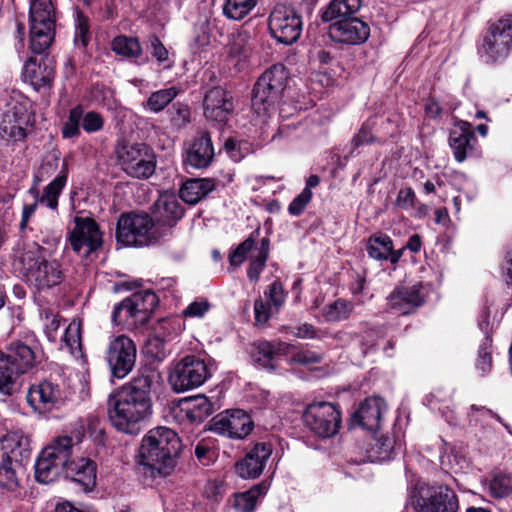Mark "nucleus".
I'll return each instance as SVG.
<instances>
[{"label":"nucleus","instance_id":"nucleus-1","mask_svg":"<svg viewBox=\"0 0 512 512\" xmlns=\"http://www.w3.org/2000/svg\"><path fill=\"white\" fill-rule=\"evenodd\" d=\"M159 374L150 368L141 369L138 375L108 400V415L112 425L121 432L135 435L139 423L150 413V390L158 382Z\"/></svg>","mask_w":512,"mask_h":512},{"label":"nucleus","instance_id":"nucleus-2","mask_svg":"<svg viewBox=\"0 0 512 512\" xmlns=\"http://www.w3.org/2000/svg\"><path fill=\"white\" fill-rule=\"evenodd\" d=\"M25 283L38 293H47L60 286L66 278L61 261L36 242L27 244L16 257Z\"/></svg>","mask_w":512,"mask_h":512},{"label":"nucleus","instance_id":"nucleus-3","mask_svg":"<svg viewBox=\"0 0 512 512\" xmlns=\"http://www.w3.org/2000/svg\"><path fill=\"white\" fill-rule=\"evenodd\" d=\"M41 363V353L33 335L12 338L0 349V392L12 395L19 379Z\"/></svg>","mask_w":512,"mask_h":512},{"label":"nucleus","instance_id":"nucleus-4","mask_svg":"<svg viewBox=\"0 0 512 512\" xmlns=\"http://www.w3.org/2000/svg\"><path fill=\"white\" fill-rule=\"evenodd\" d=\"M181 441L175 431L167 427L150 430L142 439L138 463L151 477L167 476L176 466Z\"/></svg>","mask_w":512,"mask_h":512},{"label":"nucleus","instance_id":"nucleus-5","mask_svg":"<svg viewBox=\"0 0 512 512\" xmlns=\"http://www.w3.org/2000/svg\"><path fill=\"white\" fill-rule=\"evenodd\" d=\"M288 81V72L283 64H274L256 81L251 98L252 110L266 118L276 110Z\"/></svg>","mask_w":512,"mask_h":512},{"label":"nucleus","instance_id":"nucleus-6","mask_svg":"<svg viewBox=\"0 0 512 512\" xmlns=\"http://www.w3.org/2000/svg\"><path fill=\"white\" fill-rule=\"evenodd\" d=\"M116 240L129 247H144L159 241L154 220L147 213H124L116 225Z\"/></svg>","mask_w":512,"mask_h":512},{"label":"nucleus","instance_id":"nucleus-7","mask_svg":"<svg viewBox=\"0 0 512 512\" xmlns=\"http://www.w3.org/2000/svg\"><path fill=\"white\" fill-rule=\"evenodd\" d=\"M157 304L158 297L154 292H135L114 307L112 321L116 325H125L129 328L145 325Z\"/></svg>","mask_w":512,"mask_h":512},{"label":"nucleus","instance_id":"nucleus-8","mask_svg":"<svg viewBox=\"0 0 512 512\" xmlns=\"http://www.w3.org/2000/svg\"><path fill=\"white\" fill-rule=\"evenodd\" d=\"M30 49L45 52L55 36V15L51 0H33L30 4Z\"/></svg>","mask_w":512,"mask_h":512},{"label":"nucleus","instance_id":"nucleus-9","mask_svg":"<svg viewBox=\"0 0 512 512\" xmlns=\"http://www.w3.org/2000/svg\"><path fill=\"white\" fill-rule=\"evenodd\" d=\"M117 160L122 170L136 179L150 178L156 169V156L144 143H122L116 148Z\"/></svg>","mask_w":512,"mask_h":512},{"label":"nucleus","instance_id":"nucleus-10","mask_svg":"<svg viewBox=\"0 0 512 512\" xmlns=\"http://www.w3.org/2000/svg\"><path fill=\"white\" fill-rule=\"evenodd\" d=\"M212 372V364L198 356L188 355L172 367L168 380L173 391L181 393L203 385Z\"/></svg>","mask_w":512,"mask_h":512},{"label":"nucleus","instance_id":"nucleus-11","mask_svg":"<svg viewBox=\"0 0 512 512\" xmlns=\"http://www.w3.org/2000/svg\"><path fill=\"white\" fill-rule=\"evenodd\" d=\"M268 28L278 43L292 45L302 34V17L294 7L278 3L269 14Z\"/></svg>","mask_w":512,"mask_h":512},{"label":"nucleus","instance_id":"nucleus-12","mask_svg":"<svg viewBox=\"0 0 512 512\" xmlns=\"http://www.w3.org/2000/svg\"><path fill=\"white\" fill-rule=\"evenodd\" d=\"M512 46V14H506L490 22L483 37L479 52L487 61L497 62L505 59Z\"/></svg>","mask_w":512,"mask_h":512},{"label":"nucleus","instance_id":"nucleus-13","mask_svg":"<svg viewBox=\"0 0 512 512\" xmlns=\"http://www.w3.org/2000/svg\"><path fill=\"white\" fill-rule=\"evenodd\" d=\"M303 421L317 436L329 438L338 433L342 417L336 404L321 401L311 403L306 407Z\"/></svg>","mask_w":512,"mask_h":512},{"label":"nucleus","instance_id":"nucleus-14","mask_svg":"<svg viewBox=\"0 0 512 512\" xmlns=\"http://www.w3.org/2000/svg\"><path fill=\"white\" fill-rule=\"evenodd\" d=\"M137 359L135 342L126 335L113 337L106 349V361L113 377L123 379L134 368Z\"/></svg>","mask_w":512,"mask_h":512},{"label":"nucleus","instance_id":"nucleus-15","mask_svg":"<svg viewBox=\"0 0 512 512\" xmlns=\"http://www.w3.org/2000/svg\"><path fill=\"white\" fill-rule=\"evenodd\" d=\"M74 229L69 234L72 249L83 257L102 247V233L95 220L89 217H75Z\"/></svg>","mask_w":512,"mask_h":512},{"label":"nucleus","instance_id":"nucleus-16","mask_svg":"<svg viewBox=\"0 0 512 512\" xmlns=\"http://www.w3.org/2000/svg\"><path fill=\"white\" fill-rule=\"evenodd\" d=\"M254 422L244 410L221 412L212 418L210 430L231 439H244L253 430Z\"/></svg>","mask_w":512,"mask_h":512},{"label":"nucleus","instance_id":"nucleus-17","mask_svg":"<svg viewBox=\"0 0 512 512\" xmlns=\"http://www.w3.org/2000/svg\"><path fill=\"white\" fill-rule=\"evenodd\" d=\"M416 512H457L458 498L447 486H431L421 489L414 501Z\"/></svg>","mask_w":512,"mask_h":512},{"label":"nucleus","instance_id":"nucleus-18","mask_svg":"<svg viewBox=\"0 0 512 512\" xmlns=\"http://www.w3.org/2000/svg\"><path fill=\"white\" fill-rule=\"evenodd\" d=\"M68 179V165L65 161L62 162V168L57 176L44 187L43 193L38 200H35L32 204H25L22 209V216L19 227L21 230L26 229L30 218L34 215L37 210L38 204L45 205L52 211L58 209V199L63 189L66 186Z\"/></svg>","mask_w":512,"mask_h":512},{"label":"nucleus","instance_id":"nucleus-19","mask_svg":"<svg viewBox=\"0 0 512 512\" xmlns=\"http://www.w3.org/2000/svg\"><path fill=\"white\" fill-rule=\"evenodd\" d=\"M328 35L335 42L360 45L369 38L370 27L358 17L344 18L329 25Z\"/></svg>","mask_w":512,"mask_h":512},{"label":"nucleus","instance_id":"nucleus-20","mask_svg":"<svg viewBox=\"0 0 512 512\" xmlns=\"http://www.w3.org/2000/svg\"><path fill=\"white\" fill-rule=\"evenodd\" d=\"M62 400L60 386L48 380L31 385L27 393V402L39 412H49L58 408Z\"/></svg>","mask_w":512,"mask_h":512},{"label":"nucleus","instance_id":"nucleus-21","mask_svg":"<svg viewBox=\"0 0 512 512\" xmlns=\"http://www.w3.org/2000/svg\"><path fill=\"white\" fill-rule=\"evenodd\" d=\"M272 454V445L266 442L256 443L246 456L235 465V472L243 479H255L262 473Z\"/></svg>","mask_w":512,"mask_h":512},{"label":"nucleus","instance_id":"nucleus-22","mask_svg":"<svg viewBox=\"0 0 512 512\" xmlns=\"http://www.w3.org/2000/svg\"><path fill=\"white\" fill-rule=\"evenodd\" d=\"M55 76V67L51 59L42 58L38 61L30 57L24 64L22 78L28 82L36 91L52 86Z\"/></svg>","mask_w":512,"mask_h":512},{"label":"nucleus","instance_id":"nucleus-23","mask_svg":"<svg viewBox=\"0 0 512 512\" xmlns=\"http://www.w3.org/2000/svg\"><path fill=\"white\" fill-rule=\"evenodd\" d=\"M234 105L230 94L221 87L210 89L204 98V115L217 123H226Z\"/></svg>","mask_w":512,"mask_h":512},{"label":"nucleus","instance_id":"nucleus-24","mask_svg":"<svg viewBox=\"0 0 512 512\" xmlns=\"http://www.w3.org/2000/svg\"><path fill=\"white\" fill-rule=\"evenodd\" d=\"M214 155L210 133L201 131L189 143L186 149L185 162L193 168L202 169L212 163Z\"/></svg>","mask_w":512,"mask_h":512},{"label":"nucleus","instance_id":"nucleus-25","mask_svg":"<svg viewBox=\"0 0 512 512\" xmlns=\"http://www.w3.org/2000/svg\"><path fill=\"white\" fill-rule=\"evenodd\" d=\"M152 214L160 226L172 228L183 217L184 208L175 194L164 192L152 206Z\"/></svg>","mask_w":512,"mask_h":512},{"label":"nucleus","instance_id":"nucleus-26","mask_svg":"<svg viewBox=\"0 0 512 512\" xmlns=\"http://www.w3.org/2000/svg\"><path fill=\"white\" fill-rule=\"evenodd\" d=\"M422 288L420 283L396 287L387 298L389 307L402 314L411 313L424 303Z\"/></svg>","mask_w":512,"mask_h":512},{"label":"nucleus","instance_id":"nucleus-27","mask_svg":"<svg viewBox=\"0 0 512 512\" xmlns=\"http://www.w3.org/2000/svg\"><path fill=\"white\" fill-rule=\"evenodd\" d=\"M65 475L78 484L83 492H91L96 486L97 466L90 458L73 457Z\"/></svg>","mask_w":512,"mask_h":512},{"label":"nucleus","instance_id":"nucleus-28","mask_svg":"<svg viewBox=\"0 0 512 512\" xmlns=\"http://www.w3.org/2000/svg\"><path fill=\"white\" fill-rule=\"evenodd\" d=\"M385 402L380 397H370L364 400L351 417V425H359L367 430H376L380 426Z\"/></svg>","mask_w":512,"mask_h":512},{"label":"nucleus","instance_id":"nucleus-29","mask_svg":"<svg viewBox=\"0 0 512 512\" xmlns=\"http://www.w3.org/2000/svg\"><path fill=\"white\" fill-rule=\"evenodd\" d=\"M475 143L472 125L467 121H459L450 132L449 144L458 162H463L473 152Z\"/></svg>","mask_w":512,"mask_h":512},{"label":"nucleus","instance_id":"nucleus-30","mask_svg":"<svg viewBox=\"0 0 512 512\" xmlns=\"http://www.w3.org/2000/svg\"><path fill=\"white\" fill-rule=\"evenodd\" d=\"M293 346L284 342L258 341L253 345L252 358L262 368L275 369V356L288 353Z\"/></svg>","mask_w":512,"mask_h":512},{"label":"nucleus","instance_id":"nucleus-31","mask_svg":"<svg viewBox=\"0 0 512 512\" xmlns=\"http://www.w3.org/2000/svg\"><path fill=\"white\" fill-rule=\"evenodd\" d=\"M41 452L66 472L75 454V444L71 437L62 436L54 439Z\"/></svg>","mask_w":512,"mask_h":512},{"label":"nucleus","instance_id":"nucleus-32","mask_svg":"<svg viewBox=\"0 0 512 512\" xmlns=\"http://www.w3.org/2000/svg\"><path fill=\"white\" fill-rule=\"evenodd\" d=\"M2 118H4V127L10 125L12 119H19L20 124H33L34 115L31 111V102L20 93L10 96L6 102Z\"/></svg>","mask_w":512,"mask_h":512},{"label":"nucleus","instance_id":"nucleus-33","mask_svg":"<svg viewBox=\"0 0 512 512\" xmlns=\"http://www.w3.org/2000/svg\"><path fill=\"white\" fill-rule=\"evenodd\" d=\"M2 458L17 460L19 463L30 456L29 439L19 431H12L1 438Z\"/></svg>","mask_w":512,"mask_h":512},{"label":"nucleus","instance_id":"nucleus-34","mask_svg":"<svg viewBox=\"0 0 512 512\" xmlns=\"http://www.w3.org/2000/svg\"><path fill=\"white\" fill-rule=\"evenodd\" d=\"M362 0H331L321 15L323 22H336L338 20L356 17L360 10Z\"/></svg>","mask_w":512,"mask_h":512},{"label":"nucleus","instance_id":"nucleus-35","mask_svg":"<svg viewBox=\"0 0 512 512\" xmlns=\"http://www.w3.org/2000/svg\"><path fill=\"white\" fill-rule=\"evenodd\" d=\"M215 185L211 179H189L183 183L180 189V198L191 205L197 204L205 198Z\"/></svg>","mask_w":512,"mask_h":512},{"label":"nucleus","instance_id":"nucleus-36","mask_svg":"<svg viewBox=\"0 0 512 512\" xmlns=\"http://www.w3.org/2000/svg\"><path fill=\"white\" fill-rule=\"evenodd\" d=\"M214 403L205 395H198L184 401L181 411L193 423H201L214 412Z\"/></svg>","mask_w":512,"mask_h":512},{"label":"nucleus","instance_id":"nucleus-37","mask_svg":"<svg viewBox=\"0 0 512 512\" xmlns=\"http://www.w3.org/2000/svg\"><path fill=\"white\" fill-rule=\"evenodd\" d=\"M23 470V463L17 460L2 458L0 463V488L15 491L20 485L19 473Z\"/></svg>","mask_w":512,"mask_h":512},{"label":"nucleus","instance_id":"nucleus-38","mask_svg":"<svg viewBox=\"0 0 512 512\" xmlns=\"http://www.w3.org/2000/svg\"><path fill=\"white\" fill-rule=\"evenodd\" d=\"M111 50L118 56L126 59H137L142 53L143 49L137 37L127 35H118L111 41Z\"/></svg>","mask_w":512,"mask_h":512},{"label":"nucleus","instance_id":"nucleus-39","mask_svg":"<svg viewBox=\"0 0 512 512\" xmlns=\"http://www.w3.org/2000/svg\"><path fill=\"white\" fill-rule=\"evenodd\" d=\"M46 457V454L40 452L35 462V479L42 484L52 483L65 473L61 466Z\"/></svg>","mask_w":512,"mask_h":512},{"label":"nucleus","instance_id":"nucleus-40","mask_svg":"<svg viewBox=\"0 0 512 512\" xmlns=\"http://www.w3.org/2000/svg\"><path fill=\"white\" fill-rule=\"evenodd\" d=\"M252 52L251 35L246 30L232 33L228 43V55L231 58L244 60Z\"/></svg>","mask_w":512,"mask_h":512},{"label":"nucleus","instance_id":"nucleus-41","mask_svg":"<svg viewBox=\"0 0 512 512\" xmlns=\"http://www.w3.org/2000/svg\"><path fill=\"white\" fill-rule=\"evenodd\" d=\"M392 248V239L382 233L371 235L366 245L369 257L378 261L387 260Z\"/></svg>","mask_w":512,"mask_h":512},{"label":"nucleus","instance_id":"nucleus-42","mask_svg":"<svg viewBox=\"0 0 512 512\" xmlns=\"http://www.w3.org/2000/svg\"><path fill=\"white\" fill-rule=\"evenodd\" d=\"M267 488L263 484L255 485L250 490L235 494L234 507L237 512H253L256 507L257 500L264 495Z\"/></svg>","mask_w":512,"mask_h":512},{"label":"nucleus","instance_id":"nucleus-43","mask_svg":"<svg viewBox=\"0 0 512 512\" xmlns=\"http://www.w3.org/2000/svg\"><path fill=\"white\" fill-rule=\"evenodd\" d=\"M179 92L180 90L175 86L155 91L149 96L144 107L153 113H159L177 97Z\"/></svg>","mask_w":512,"mask_h":512},{"label":"nucleus","instance_id":"nucleus-44","mask_svg":"<svg viewBox=\"0 0 512 512\" xmlns=\"http://www.w3.org/2000/svg\"><path fill=\"white\" fill-rule=\"evenodd\" d=\"M258 0H224L223 15L231 20H242L257 5Z\"/></svg>","mask_w":512,"mask_h":512},{"label":"nucleus","instance_id":"nucleus-45","mask_svg":"<svg viewBox=\"0 0 512 512\" xmlns=\"http://www.w3.org/2000/svg\"><path fill=\"white\" fill-rule=\"evenodd\" d=\"M353 311V304L337 299L323 308V317L329 322L342 321L347 319Z\"/></svg>","mask_w":512,"mask_h":512},{"label":"nucleus","instance_id":"nucleus-46","mask_svg":"<svg viewBox=\"0 0 512 512\" xmlns=\"http://www.w3.org/2000/svg\"><path fill=\"white\" fill-rule=\"evenodd\" d=\"M394 451V439L390 436H381L375 440L369 458L372 461L390 460Z\"/></svg>","mask_w":512,"mask_h":512},{"label":"nucleus","instance_id":"nucleus-47","mask_svg":"<svg viewBox=\"0 0 512 512\" xmlns=\"http://www.w3.org/2000/svg\"><path fill=\"white\" fill-rule=\"evenodd\" d=\"M83 118V108L80 105L75 106L69 111L67 120L63 123L61 133L63 138H74L80 135L81 120Z\"/></svg>","mask_w":512,"mask_h":512},{"label":"nucleus","instance_id":"nucleus-48","mask_svg":"<svg viewBox=\"0 0 512 512\" xmlns=\"http://www.w3.org/2000/svg\"><path fill=\"white\" fill-rule=\"evenodd\" d=\"M91 39L89 18L80 10H76L74 42L81 47H87Z\"/></svg>","mask_w":512,"mask_h":512},{"label":"nucleus","instance_id":"nucleus-49","mask_svg":"<svg viewBox=\"0 0 512 512\" xmlns=\"http://www.w3.org/2000/svg\"><path fill=\"white\" fill-rule=\"evenodd\" d=\"M491 340L486 338L478 349L475 368L480 372L481 376H485L492 370V350Z\"/></svg>","mask_w":512,"mask_h":512},{"label":"nucleus","instance_id":"nucleus-50","mask_svg":"<svg viewBox=\"0 0 512 512\" xmlns=\"http://www.w3.org/2000/svg\"><path fill=\"white\" fill-rule=\"evenodd\" d=\"M31 126L32 124H20L19 119H12L10 125L4 127V118H2L0 124V135L6 140L21 141L26 138L28 128Z\"/></svg>","mask_w":512,"mask_h":512},{"label":"nucleus","instance_id":"nucleus-51","mask_svg":"<svg viewBox=\"0 0 512 512\" xmlns=\"http://www.w3.org/2000/svg\"><path fill=\"white\" fill-rule=\"evenodd\" d=\"M63 341L72 354L81 352V323L72 321L65 329Z\"/></svg>","mask_w":512,"mask_h":512},{"label":"nucleus","instance_id":"nucleus-52","mask_svg":"<svg viewBox=\"0 0 512 512\" xmlns=\"http://www.w3.org/2000/svg\"><path fill=\"white\" fill-rule=\"evenodd\" d=\"M490 492L494 498H506L512 494V476L498 474L490 482Z\"/></svg>","mask_w":512,"mask_h":512},{"label":"nucleus","instance_id":"nucleus-53","mask_svg":"<svg viewBox=\"0 0 512 512\" xmlns=\"http://www.w3.org/2000/svg\"><path fill=\"white\" fill-rule=\"evenodd\" d=\"M170 121L174 127L181 129L190 122V109L188 105L176 102L168 111Z\"/></svg>","mask_w":512,"mask_h":512},{"label":"nucleus","instance_id":"nucleus-54","mask_svg":"<svg viewBox=\"0 0 512 512\" xmlns=\"http://www.w3.org/2000/svg\"><path fill=\"white\" fill-rule=\"evenodd\" d=\"M60 159L57 156H51L44 159L39 169L33 174V181L40 184L51 177L58 169Z\"/></svg>","mask_w":512,"mask_h":512},{"label":"nucleus","instance_id":"nucleus-55","mask_svg":"<svg viewBox=\"0 0 512 512\" xmlns=\"http://www.w3.org/2000/svg\"><path fill=\"white\" fill-rule=\"evenodd\" d=\"M255 245V238L251 234L246 240L240 243L229 255V262L232 266H240L252 251Z\"/></svg>","mask_w":512,"mask_h":512},{"label":"nucleus","instance_id":"nucleus-56","mask_svg":"<svg viewBox=\"0 0 512 512\" xmlns=\"http://www.w3.org/2000/svg\"><path fill=\"white\" fill-rule=\"evenodd\" d=\"M373 125L374 122L371 120L362 124L358 133L351 140L353 149H356L361 145H369L378 141V139L372 134Z\"/></svg>","mask_w":512,"mask_h":512},{"label":"nucleus","instance_id":"nucleus-57","mask_svg":"<svg viewBox=\"0 0 512 512\" xmlns=\"http://www.w3.org/2000/svg\"><path fill=\"white\" fill-rule=\"evenodd\" d=\"M103 125L104 119L99 113L95 111H89L86 114L83 113L81 127L85 132L94 133L100 131L103 128Z\"/></svg>","mask_w":512,"mask_h":512},{"label":"nucleus","instance_id":"nucleus-58","mask_svg":"<svg viewBox=\"0 0 512 512\" xmlns=\"http://www.w3.org/2000/svg\"><path fill=\"white\" fill-rule=\"evenodd\" d=\"M311 198L312 192L308 189H303V191L297 195L289 204V213L293 216H299L304 211L307 204L311 201Z\"/></svg>","mask_w":512,"mask_h":512},{"label":"nucleus","instance_id":"nucleus-59","mask_svg":"<svg viewBox=\"0 0 512 512\" xmlns=\"http://www.w3.org/2000/svg\"><path fill=\"white\" fill-rule=\"evenodd\" d=\"M268 257L265 255H252L250 258L249 268L247 270V276L252 281H257L263 269L266 266Z\"/></svg>","mask_w":512,"mask_h":512},{"label":"nucleus","instance_id":"nucleus-60","mask_svg":"<svg viewBox=\"0 0 512 512\" xmlns=\"http://www.w3.org/2000/svg\"><path fill=\"white\" fill-rule=\"evenodd\" d=\"M322 361V355L314 351L300 350L291 357V362L300 365L318 364Z\"/></svg>","mask_w":512,"mask_h":512},{"label":"nucleus","instance_id":"nucleus-61","mask_svg":"<svg viewBox=\"0 0 512 512\" xmlns=\"http://www.w3.org/2000/svg\"><path fill=\"white\" fill-rule=\"evenodd\" d=\"M149 47H150L152 56L159 63H162V62L168 60L169 52L158 37L152 36L150 38V46Z\"/></svg>","mask_w":512,"mask_h":512},{"label":"nucleus","instance_id":"nucleus-62","mask_svg":"<svg viewBox=\"0 0 512 512\" xmlns=\"http://www.w3.org/2000/svg\"><path fill=\"white\" fill-rule=\"evenodd\" d=\"M291 334L301 339H315L318 337L317 329L309 323H303L292 328Z\"/></svg>","mask_w":512,"mask_h":512},{"label":"nucleus","instance_id":"nucleus-63","mask_svg":"<svg viewBox=\"0 0 512 512\" xmlns=\"http://www.w3.org/2000/svg\"><path fill=\"white\" fill-rule=\"evenodd\" d=\"M269 300L274 304V306H281L284 302V291L283 286L280 281H274L266 292Z\"/></svg>","mask_w":512,"mask_h":512},{"label":"nucleus","instance_id":"nucleus-64","mask_svg":"<svg viewBox=\"0 0 512 512\" xmlns=\"http://www.w3.org/2000/svg\"><path fill=\"white\" fill-rule=\"evenodd\" d=\"M416 201V195L411 187L403 188L398 192L397 205L402 208L414 207Z\"/></svg>","mask_w":512,"mask_h":512}]
</instances>
